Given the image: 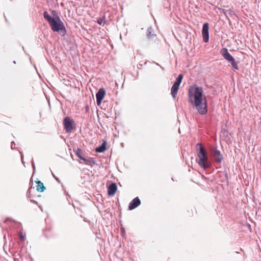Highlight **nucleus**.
I'll use <instances>...</instances> for the list:
<instances>
[{
	"label": "nucleus",
	"mask_w": 261,
	"mask_h": 261,
	"mask_svg": "<svg viewBox=\"0 0 261 261\" xmlns=\"http://www.w3.org/2000/svg\"><path fill=\"white\" fill-rule=\"evenodd\" d=\"M63 124L67 132H71L74 126V121L69 117H66L64 119Z\"/></svg>",
	"instance_id": "nucleus-4"
},
{
	"label": "nucleus",
	"mask_w": 261,
	"mask_h": 261,
	"mask_svg": "<svg viewBox=\"0 0 261 261\" xmlns=\"http://www.w3.org/2000/svg\"><path fill=\"white\" fill-rule=\"evenodd\" d=\"M13 63H14V64H15V63H16V62L14 61H13Z\"/></svg>",
	"instance_id": "nucleus-30"
},
{
	"label": "nucleus",
	"mask_w": 261,
	"mask_h": 261,
	"mask_svg": "<svg viewBox=\"0 0 261 261\" xmlns=\"http://www.w3.org/2000/svg\"><path fill=\"white\" fill-rule=\"evenodd\" d=\"M202 34L203 41L205 43L208 42L209 40L208 23H205L203 24L202 27Z\"/></svg>",
	"instance_id": "nucleus-5"
},
{
	"label": "nucleus",
	"mask_w": 261,
	"mask_h": 261,
	"mask_svg": "<svg viewBox=\"0 0 261 261\" xmlns=\"http://www.w3.org/2000/svg\"><path fill=\"white\" fill-rule=\"evenodd\" d=\"M83 161L86 162V164L90 165L91 166L95 165L96 164L95 160L92 158H89L88 159L85 158V160Z\"/></svg>",
	"instance_id": "nucleus-15"
},
{
	"label": "nucleus",
	"mask_w": 261,
	"mask_h": 261,
	"mask_svg": "<svg viewBox=\"0 0 261 261\" xmlns=\"http://www.w3.org/2000/svg\"><path fill=\"white\" fill-rule=\"evenodd\" d=\"M212 155L216 163L220 164L223 160L222 154L219 150H214L212 153Z\"/></svg>",
	"instance_id": "nucleus-6"
},
{
	"label": "nucleus",
	"mask_w": 261,
	"mask_h": 261,
	"mask_svg": "<svg viewBox=\"0 0 261 261\" xmlns=\"http://www.w3.org/2000/svg\"><path fill=\"white\" fill-rule=\"evenodd\" d=\"M153 29L151 27H149L148 28L147 30V35L148 38H153L155 35L153 33Z\"/></svg>",
	"instance_id": "nucleus-16"
},
{
	"label": "nucleus",
	"mask_w": 261,
	"mask_h": 261,
	"mask_svg": "<svg viewBox=\"0 0 261 261\" xmlns=\"http://www.w3.org/2000/svg\"><path fill=\"white\" fill-rule=\"evenodd\" d=\"M141 204V201L138 197H136L129 203L128 208L132 210L136 208Z\"/></svg>",
	"instance_id": "nucleus-8"
},
{
	"label": "nucleus",
	"mask_w": 261,
	"mask_h": 261,
	"mask_svg": "<svg viewBox=\"0 0 261 261\" xmlns=\"http://www.w3.org/2000/svg\"><path fill=\"white\" fill-rule=\"evenodd\" d=\"M182 79V75L180 74L176 79V81L174 83V85L179 86Z\"/></svg>",
	"instance_id": "nucleus-17"
},
{
	"label": "nucleus",
	"mask_w": 261,
	"mask_h": 261,
	"mask_svg": "<svg viewBox=\"0 0 261 261\" xmlns=\"http://www.w3.org/2000/svg\"><path fill=\"white\" fill-rule=\"evenodd\" d=\"M14 146H15V143L14 141H12L11 144V148L12 149H14Z\"/></svg>",
	"instance_id": "nucleus-23"
},
{
	"label": "nucleus",
	"mask_w": 261,
	"mask_h": 261,
	"mask_svg": "<svg viewBox=\"0 0 261 261\" xmlns=\"http://www.w3.org/2000/svg\"><path fill=\"white\" fill-rule=\"evenodd\" d=\"M106 146H107V141L106 140L103 141L102 144L97 147L96 149H95V151L96 152H99V153H101V152H103L106 150Z\"/></svg>",
	"instance_id": "nucleus-11"
},
{
	"label": "nucleus",
	"mask_w": 261,
	"mask_h": 261,
	"mask_svg": "<svg viewBox=\"0 0 261 261\" xmlns=\"http://www.w3.org/2000/svg\"><path fill=\"white\" fill-rule=\"evenodd\" d=\"M86 111L88 112L89 111V107L88 106H87L86 108Z\"/></svg>",
	"instance_id": "nucleus-27"
},
{
	"label": "nucleus",
	"mask_w": 261,
	"mask_h": 261,
	"mask_svg": "<svg viewBox=\"0 0 261 261\" xmlns=\"http://www.w3.org/2000/svg\"><path fill=\"white\" fill-rule=\"evenodd\" d=\"M76 155L80 158L82 160H85V158L82 156V150L80 148H78L75 152Z\"/></svg>",
	"instance_id": "nucleus-18"
},
{
	"label": "nucleus",
	"mask_w": 261,
	"mask_h": 261,
	"mask_svg": "<svg viewBox=\"0 0 261 261\" xmlns=\"http://www.w3.org/2000/svg\"><path fill=\"white\" fill-rule=\"evenodd\" d=\"M52 174H53V176L54 177V178L56 179V180L58 182H60V180L59 179V178H58V177H56V176L54 175V174L53 173H52Z\"/></svg>",
	"instance_id": "nucleus-24"
},
{
	"label": "nucleus",
	"mask_w": 261,
	"mask_h": 261,
	"mask_svg": "<svg viewBox=\"0 0 261 261\" xmlns=\"http://www.w3.org/2000/svg\"><path fill=\"white\" fill-rule=\"evenodd\" d=\"M51 14L53 16V18H56L57 16H59L58 15L57 12L56 10H53L51 12Z\"/></svg>",
	"instance_id": "nucleus-21"
},
{
	"label": "nucleus",
	"mask_w": 261,
	"mask_h": 261,
	"mask_svg": "<svg viewBox=\"0 0 261 261\" xmlns=\"http://www.w3.org/2000/svg\"><path fill=\"white\" fill-rule=\"evenodd\" d=\"M196 154L199 159L197 163L201 168L206 169L211 166L212 163L208 159L206 150L200 143L196 144Z\"/></svg>",
	"instance_id": "nucleus-3"
},
{
	"label": "nucleus",
	"mask_w": 261,
	"mask_h": 261,
	"mask_svg": "<svg viewBox=\"0 0 261 261\" xmlns=\"http://www.w3.org/2000/svg\"><path fill=\"white\" fill-rule=\"evenodd\" d=\"M36 183L37 184L36 186V190L40 192H43L45 189V187L44 186L43 184L40 181H36Z\"/></svg>",
	"instance_id": "nucleus-13"
},
{
	"label": "nucleus",
	"mask_w": 261,
	"mask_h": 261,
	"mask_svg": "<svg viewBox=\"0 0 261 261\" xmlns=\"http://www.w3.org/2000/svg\"><path fill=\"white\" fill-rule=\"evenodd\" d=\"M31 201L34 202V203H37V202L34 201V200H31Z\"/></svg>",
	"instance_id": "nucleus-28"
},
{
	"label": "nucleus",
	"mask_w": 261,
	"mask_h": 261,
	"mask_svg": "<svg viewBox=\"0 0 261 261\" xmlns=\"http://www.w3.org/2000/svg\"><path fill=\"white\" fill-rule=\"evenodd\" d=\"M117 189V185L115 183H112L108 188V194L109 196H113Z\"/></svg>",
	"instance_id": "nucleus-9"
},
{
	"label": "nucleus",
	"mask_w": 261,
	"mask_h": 261,
	"mask_svg": "<svg viewBox=\"0 0 261 261\" xmlns=\"http://www.w3.org/2000/svg\"><path fill=\"white\" fill-rule=\"evenodd\" d=\"M8 222H14V223H17V222H16V221H15L14 220L10 218H7L5 219V220L4 221V223H7Z\"/></svg>",
	"instance_id": "nucleus-20"
},
{
	"label": "nucleus",
	"mask_w": 261,
	"mask_h": 261,
	"mask_svg": "<svg viewBox=\"0 0 261 261\" xmlns=\"http://www.w3.org/2000/svg\"><path fill=\"white\" fill-rule=\"evenodd\" d=\"M32 167H33L34 170H35V166L34 163L33 162H32Z\"/></svg>",
	"instance_id": "nucleus-26"
},
{
	"label": "nucleus",
	"mask_w": 261,
	"mask_h": 261,
	"mask_svg": "<svg viewBox=\"0 0 261 261\" xmlns=\"http://www.w3.org/2000/svg\"><path fill=\"white\" fill-rule=\"evenodd\" d=\"M43 15L44 19L48 21L51 30L54 32H59L62 36L65 35L66 33V29L59 16H57L56 18H53L47 11H44Z\"/></svg>",
	"instance_id": "nucleus-2"
},
{
	"label": "nucleus",
	"mask_w": 261,
	"mask_h": 261,
	"mask_svg": "<svg viewBox=\"0 0 261 261\" xmlns=\"http://www.w3.org/2000/svg\"><path fill=\"white\" fill-rule=\"evenodd\" d=\"M229 62L231 65V66L234 70H239V66L238 65L237 62H236L233 57H232L228 61Z\"/></svg>",
	"instance_id": "nucleus-14"
},
{
	"label": "nucleus",
	"mask_w": 261,
	"mask_h": 261,
	"mask_svg": "<svg viewBox=\"0 0 261 261\" xmlns=\"http://www.w3.org/2000/svg\"><path fill=\"white\" fill-rule=\"evenodd\" d=\"M221 54L223 58L227 61L229 60L232 57H233L228 52V49L226 48H223L221 51Z\"/></svg>",
	"instance_id": "nucleus-10"
},
{
	"label": "nucleus",
	"mask_w": 261,
	"mask_h": 261,
	"mask_svg": "<svg viewBox=\"0 0 261 261\" xmlns=\"http://www.w3.org/2000/svg\"><path fill=\"white\" fill-rule=\"evenodd\" d=\"M203 90L200 87H191L188 92L190 101L194 106L200 115H205L207 112V100L203 95Z\"/></svg>",
	"instance_id": "nucleus-1"
},
{
	"label": "nucleus",
	"mask_w": 261,
	"mask_h": 261,
	"mask_svg": "<svg viewBox=\"0 0 261 261\" xmlns=\"http://www.w3.org/2000/svg\"><path fill=\"white\" fill-rule=\"evenodd\" d=\"M31 189H32V188H30L28 191H27V197L30 198V194H31Z\"/></svg>",
	"instance_id": "nucleus-22"
},
{
	"label": "nucleus",
	"mask_w": 261,
	"mask_h": 261,
	"mask_svg": "<svg viewBox=\"0 0 261 261\" xmlns=\"http://www.w3.org/2000/svg\"><path fill=\"white\" fill-rule=\"evenodd\" d=\"M25 233L23 232L22 230H20L18 232V236L20 240L22 242L24 241L25 239Z\"/></svg>",
	"instance_id": "nucleus-19"
},
{
	"label": "nucleus",
	"mask_w": 261,
	"mask_h": 261,
	"mask_svg": "<svg viewBox=\"0 0 261 261\" xmlns=\"http://www.w3.org/2000/svg\"><path fill=\"white\" fill-rule=\"evenodd\" d=\"M219 10H220V11H221H221H224V10H223V9H221V8H219Z\"/></svg>",
	"instance_id": "nucleus-29"
},
{
	"label": "nucleus",
	"mask_w": 261,
	"mask_h": 261,
	"mask_svg": "<svg viewBox=\"0 0 261 261\" xmlns=\"http://www.w3.org/2000/svg\"><path fill=\"white\" fill-rule=\"evenodd\" d=\"M105 94L106 91L103 88L99 89L97 93L96 94V103L98 106H99L101 104V101L103 99Z\"/></svg>",
	"instance_id": "nucleus-7"
},
{
	"label": "nucleus",
	"mask_w": 261,
	"mask_h": 261,
	"mask_svg": "<svg viewBox=\"0 0 261 261\" xmlns=\"http://www.w3.org/2000/svg\"><path fill=\"white\" fill-rule=\"evenodd\" d=\"M20 153L21 154V159L22 162L23 163V155L22 152H20Z\"/></svg>",
	"instance_id": "nucleus-25"
},
{
	"label": "nucleus",
	"mask_w": 261,
	"mask_h": 261,
	"mask_svg": "<svg viewBox=\"0 0 261 261\" xmlns=\"http://www.w3.org/2000/svg\"><path fill=\"white\" fill-rule=\"evenodd\" d=\"M178 86L173 84L171 87V94L173 98H175L179 88Z\"/></svg>",
	"instance_id": "nucleus-12"
}]
</instances>
